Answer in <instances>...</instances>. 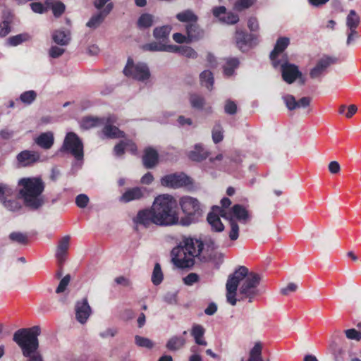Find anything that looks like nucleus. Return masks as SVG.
Returning a JSON list of instances; mask_svg holds the SVG:
<instances>
[{"label": "nucleus", "instance_id": "nucleus-54", "mask_svg": "<svg viewBox=\"0 0 361 361\" xmlns=\"http://www.w3.org/2000/svg\"><path fill=\"white\" fill-rule=\"evenodd\" d=\"M70 280H71V276L69 274L65 276L60 281L56 290V292L57 293H63L66 287L68 286L69 282H70Z\"/></svg>", "mask_w": 361, "mask_h": 361}, {"label": "nucleus", "instance_id": "nucleus-35", "mask_svg": "<svg viewBox=\"0 0 361 361\" xmlns=\"http://www.w3.org/2000/svg\"><path fill=\"white\" fill-rule=\"evenodd\" d=\"M176 18L183 23H193L197 20V16L191 10H185L176 15Z\"/></svg>", "mask_w": 361, "mask_h": 361}, {"label": "nucleus", "instance_id": "nucleus-49", "mask_svg": "<svg viewBox=\"0 0 361 361\" xmlns=\"http://www.w3.org/2000/svg\"><path fill=\"white\" fill-rule=\"evenodd\" d=\"M31 9L33 12L36 13H44L48 10V7L46 5V2L44 4L40 2H34L30 4Z\"/></svg>", "mask_w": 361, "mask_h": 361}, {"label": "nucleus", "instance_id": "nucleus-17", "mask_svg": "<svg viewBox=\"0 0 361 361\" xmlns=\"http://www.w3.org/2000/svg\"><path fill=\"white\" fill-rule=\"evenodd\" d=\"M213 15L219 19L220 21L226 24H235L238 22V15L232 12H227L224 6L214 7L212 10Z\"/></svg>", "mask_w": 361, "mask_h": 361}, {"label": "nucleus", "instance_id": "nucleus-14", "mask_svg": "<svg viewBox=\"0 0 361 361\" xmlns=\"http://www.w3.org/2000/svg\"><path fill=\"white\" fill-rule=\"evenodd\" d=\"M75 318L78 322L84 324L92 314V309L87 298L78 301L75 305Z\"/></svg>", "mask_w": 361, "mask_h": 361}, {"label": "nucleus", "instance_id": "nucleus-27", "mask_svg": "<svg viewBox=\"0 0 361 361\" xmlns=\"http://www.w3.org/2000/svg\"><path fill=\"white\" fill-rule=\"evenodd\" d=\"M142 160L143 164L146 168H152L157 163V152L151 147L147 148L145 151Z\"/></svg>", "mask_w": 361, "mask_h": 361}, {"label": "nucleus", "instance_id": "nucleus-32", "mask_svg": "<svg viewBox=\"0 0 361 361\" xmlns=\"http://www.w3.org/2000/svg\"><path fill=\"white\" fill-rule=\"evenodd\" d=\"M207 221L212 226V228L217 232H221L224 229V226L221 221L219 215L215 213L214 209L207 216Z\"/></svg>", "mask_w": 361, "mask_h": 361}, {"label": "nucleus", "instance_id": "nucleus-3", "mask_svg": "<svg viewBox=\"0 0 361 361\" xmlns=\"http://www.w3.org/2000/svg\"><path fill=\"white\" fill-rule=\"evenodd\" d=\"M152 207L155 214L157 226L180 225L177 202L173 196L168 194L157 196L154 199Z\"/></svg>", "mask_w": 361, "mask_h": 361}, {"label": "nucleus", "instance_id": "nucleus-34", "mask_svg": "<svg viewBox=\"0 0 361 361\" xmlns=\"http://www.w3.org/2000/svg\"><path fill=\"white\" fill-rule=\"evenodd\" d=\"M154 23V16L149 13L142 14L137 22L139 29L145 30L150 27Z\"/></svg>", "mask_w": 361, "mask_h": 361}, {"label": "nucleus", "instance_id": "nucleus-46", "mask_svg": "<svg viewBox=\"0 0 361 361\" xmlns=\"http://www.w3.org/2000/svg\"><path fill=\"white\" fill-rule=\"evenodd\" d=\"M212 140L215 143H218L223 140V130L219 124L215 125L213 128Z\"/></svg>", "mask_w": 361, "mask_h": 361}, {"label": "nucleus", "instance_id": "nucleus-44", "mask_svg": "<svg viewBox=\"0 0 361 361\" xmlns=\"http://www.w3.org/2000/svg\"><path fill=\"white\" fill-rule=\"evenodd\" d=\"M190 102L193 108L201 109L204 105V99L202 97L197 94H191Z\"/></svg>", "mask_w": 361, "mask_h": 361}, {"label": "nucleus", "instance_id": "nucleus-53", "mask_svg": "<svg viewBox=\"0 0 361 361\" xmlns=\"http://www.w3.org/2000/svg\"><path fill=\"white\" fill-rule=\"evenodd\" d=\"M346 337L350 340L359 341L361 340V332L355 329H350L345 331Z\"/></svg>", "mask_w": 361, "mask_h": 361}, {"label": "nucleus", "instance_id": "nucleus-23", "mask_svg": "<svg viewBox=\"0 0 361 361\" xmlns=\"http://www.w3.org/2000/svg\"><path fill=\"white\" fill-rule=\"evenodd\" d=\"M289 42V39L287 37H281L277 40L274 49L270 54V59L274 67H277L279 65V61L276 60L278 54L286 49Z\"/></svg>", "mask_w": 361, "mask_h": 361}, {"label": "nucleus", "instance_id": "nucleus-52", "mask_svg": "<svg viewBox=\"0 0 361 361\" xmlns=\"http://www.w3.org/2000/svg\"><path fill=\"white\" fill-rule=\"evenodd\" d=\"M144 50L150 51H163V44L158 42H152L146 44L142 47Z\"/></svg>", "mask_w": 361, "mask_h": 361}, {"label": "nucleus", "instance_id": "nucleus-30", "mask_svg": "<svg viewBox=\"0 0 361 361\" xmlns=\"http://www.w3.org/2000/svg\"><path fill=\"white\" fill-rule=\"evenodd\" d=\"M52 39L57 44L66 46L71 40V35L69 31L55 30L52 34Z\"/></svg>", "mask_w": 361, "mask_h": 361}, {"label": "nucleus", "instance_id": "nucleus-59", "mask_svg": "<svg viewBox=\"0 0 361 361\" xmlns=\"http://www.w3.org/2000/svg\"><path fill=\"white\" fill-rule=\"evenodd\" d=\"M297 289V284L294 283H289L286 287L282 288L280 292L283 295H288L290 293L295 292Z\"/></svg>", "mask_w": 361, "mask_h": 361}, {"label": "nucleus", "instance_id": "nucleus-5", "mask_svg": "<svg viewBox=\"0 0 361 361\" xmlns=\"http://www.w3.org/2000/svg\"><path fill=\"white\" fill-rule=\"evenodd\" d=\"M21 187L20 195L23 199L25 206L32 209H37L44 202L42 195L44 185L42 180L38 178H24L18 181Z\"/></svg>", "mask_w": 361, "mask_h": 361}, {"label": "nucleus", "instance_id": "nucleus-58", "mask_svg": "<svg viewBox=\"0 0 361 361\" xmlns=\"http://www.w3.org/2000/svg\"><path fill=\"white\" fill-rule=\"evenodd\" d=\"M199 280V276L195 273H190L183 278V282L187 286H192Z\"/></svg>", "mask_w": 361, "mask_h": 361}, {"label": "nucleus", "instance_id": "nucleus-12", "mask_svg": "<svg viewBox=\"0 0 361 361\" xmlns=\"http://www.w3.org/2000/svg\"><path fill=\"white\" fill-rule=\"evenodd\" d=\"M155 218V214L152 207H151L150 209L140 210L137 213L136 216L133 219V222L136 230H139L140 228H147L153 224L157 226V222L156 221Z\"/></svg>", "mask_w": 361, "mask_h": 361}, {"label": "nucleus", "instance_id": "nucleus-16", "mask_svg": "<svg viewBox=\"0 0 361 361\" xmlns=\"http://www.w3.org/2000/svg\"><path fill=\"white\" fill-rule=\"evenodd\" d=\"M16 159L19 166L25 167L38 162L40 156L37 152L24 150L17 155Z\"/></svg>", "mask_w": 361, "mask_h": 361}, {"label": "nucleus", "instance_id": "nucleus-31", "mask_svg": "<svg viewBox=\"0 0 361 361\" xmlns=\"http://www.w3.org/2000/svg\"><path fill=\"white\" fill-rule=\"evenodd\" d=\"M360 24V17L355 10H350L346 16L348 30H357Z\"/></svg>", "mask_w": 361, "mask_h": 361}, {"label": "nucleus", "instance_id": "nucleus-36", "mask_svg": "<svg viewBox=\"0 0 361 361\" xmlns=\"http://www.w3.org/2000/svg\"><path fill=\"white\" fill-rule=\"evenodd\" d=\"M46 5L48 9L51 8L56 17L60 16L65 11V5L55 0H47Z\"/></svg>", "mask_w": 361, "mask_h": 361}, {"label": "nucleus", "instance_id": "nucleus-39", "mask_svg": "<svg viewBox=\"0 0 361 361\" xmlns=\"http://www.w3.org/2000/svg\"><path fill=\"white\" fill-rule=\"evenodd\" d=\"M171 30V27L169 25H164L159 27H156L154 30L153 35L157 39L164 40L169 36Z\"/></svg>", "mask_w": 361, "mask_h": 361}, {"label": "nucleus", "instance_id": "nucleus-55", "mask_svg": "<svg viewBox=\"0 0 361 361\" xmlns=\"http://www.w3.org/2000/svg\"><path fill=\"white\" fill-rule=\"evenodd\" d=\"M89 202V197L85 194H80L75 198V204L80 208H85Z\"/></svg>", "mask_w": 361, "mask_h": 361}, {"label": "nucleus", "instance_id": "nucleus-2", "mask_svg": "<svg viewBox=\"0 0 361 361\" xmlns=\"http://www.w3.org/2000/svg\"><path fill=\"white\" fill-rule=\"evenodd\" d=\"M204 245L200 240L184 237L171 250V261L178 268L191 267L195 264V258L203 260L210 256V254L204 255Z\"/></svg>", "mask_w": 361, "mask_h": 361}, {"label": "nucleus", "instance_id": "nucleus-50", "mask_svg": "<svg viewBox=\"0 0 361 361\" xmlns=\"http://www.w3.org/2000/svg\"><path fill=\"white\" fill-rule=\"evenodd\" d=\"M347 46H350L355 42V41L359 39L360 35L357 30H347Z\"/></svg>", "mask_w": 361, "mask_h": 361}, {"label": "nucleus", "instance_id": "nucleus-60", "mask_svg": "<svg viewBox=\"0 0 361 361\" xmlns=\"http://www.w3.org/2000/svg\"><path fill=\"white\" fill-rule=\"evenodd\" d=\"M224 110L226 114L233 115L236 113L237 105L234 102L228 100L226 102Z\"/></svg>", "mask_w": 361, "mask_h": 361}, {"label": "nucleus", "instance_id": "nucleus-19", "mask_svg": "<svg viewBox=\"0 0 361 361\" xmlns=\"http://www.w3.org/2000/svg\"><path fill=\"white\" fill-rule=\"evenodd\" d=\"M116 122V117L114 116H109L106 118L104 126L102 133L103 134L109 138H118L123 137V132L121 131L117 127L112 126Z\"/></svg>", "mask_w": 361, "mask_h": 361}, {"label": "nucleus", "instance_id": "nucleus-51", "mask_svg": "<svg viewBox=\"0 0 361 361\" xmlns=\"http://www.w3.org/2000/svg\"><path fill=\"white\" fill-rule=\"evenodd\" d=\"M255 1L256 0H238L235 4V8L238 11L248 8L253 5Z\"/></svg>", "mask_w": 361, "mask_h": 361}, {"label": "nucleus", "instance_id": "nucleus-40", "mask_svg": "<svg viewBox=\"0 0 361 361\" xmlns=\"http://www.w3.org/2000/svg\"><path fill=\"white\" fill-rule=\"evenodd\" d=\"M238 64L239 61L235 58L228 59L224 68V75L226 76L232 75L234 70L238 67Z\"/></svg>", "mask_w": 361, "mask_h": 361}, {"label": "nucleus", "instance_id": "nucleus-7", "mask_svg": "<svg viewBox=\"0 0 361 361\" xmlns=\"http://www.w3.org/2000/svg\"><path fill=\"white\" fill-rule=\"evenodd\" d=\"M179 205L185 216L180 219V225L188 226L198 221L202 215L199 200L190 196H183L179 200Z\"/></svg>", "mask_w": 361, "mask_h": 361}, {"label": "nucleus", "instance_id": "nucleus-21", "mask_svg": "<svg viewBox=\"0 0 361 361\" xmlns=\"http://www.w3.org/2000/svg\"><path fill=\"white\" fill-rule=\"evenodd\" d=\"M70 240L71 238L69 235H65L59 242L56 252V257L60 264H62L66 261L70 246Z\"/></svg>", "mask_w": 361, "mask_h": 361}, {"label": "nucleus", "instance_id": "nucleus-37", "mask_svg": "<svg viewBox=\"0 0 361 361\" xmlns=\"http://www.w3.org/2000/svg\"><path fill=\"white\" fill-rule=\"evenodd\" d=\"M262 345L260 343H256L251 349L247 361H263L262 357Z\"/></svg>", "mask_w": 361, "mask_h": 361}, {"label": "nucleus", "instance_id": "nucleus-24", "mask_svg": "<svg viewBox=\"0 0 361 361\" xmlns=\"http://www.w3.org/2000/svg\"><path fill=\"white\" fill-rule=\"evenodd\" d=\"M34 140L41 148L49 149L54 145V137L52 132L48 131L41 133L39 136L36 137Z\"/></svg>", "mask_w": 361, "mask_h": 361}, {"label": "nucleus", "instance_id": "nucleus-64", "mask_svg": "<svg viewBox=\"0 0 361 361\" xmlns=\"http://www.w3.org/2000/svg\"><path fill=\"white\" fill-rule=\"evenodd\" d=\"M329 170L333 174L338 173L340 171L341 167L338 161H333L329 164Z\"/></svg>", "mask_w": 361, "mask_h": 361}, {"label": "nucleus", "instance_id": "nucleus-9", "mask_svg": "<svg viewBox=\"0 0 361 361\" xmlns=\"http://www.w3.org/2000/svg\"><path fill=\"white\" fill-rule=\"evenodd\" d=\"M62 149L71 154L77 161H82L83 144L75 133L70 132L66 134Z\"/></svg>", "mask_w": 361, "mask_h": 361}, {"label": "nucleus", "instance_id": "nucleus-1", "mask_svg": "<svg viewBox=\"0 0 361 361\" xmlns=\"http://www.w3.org/2000/svg\"><path fill=\"white\" fill-rule=\"evenodd\" d=\"M260 281L259 274L250 272L244 266L239 267L228 278L226 284L227 302L231 305H236L238 288L240 299L247 300L249 302H252L261 293L258 288Z\"/></svg>", "mask_w": 361, "mask_h": 361}, {"label": "nucleus", "instance_id": "nucleus-38", "mask_svg": "<svg viewBox=\"0 0 361 361\" xmlns=\"http://www.w3.org/2000/svg\"><path fill=\"white\" fill-rule=\"evenodd\" d=\"M200 82L202 86H204L209 90H212L214 84V78L211 71H204L200 75Z\"/></svg>", "mask_w": 361, "mask_h": 361}, {"label": "nucleus", "instance_id": "nucleus-29", "mask_svg": "<svg viewBox=\"0 0 361 361\" xmlns=\"http://www.w3.org/2000/svg\"><path fill=\"white\" fill-rule=\"evenodd\" d=\"M106 118H97L87 116L83 118L80 121V127L83 129L87 130L94 127L101 126L104 124Z\"/></svg>", "mask_w": 361, "mask_h": 361}, {"label": "nucleus", "instance_id": "nucleus-11", "mask_svg": "<svg viewBox=\"0 0 361 361\" xmlns=\"http://www.w3.org/2000/svg\"><path fill=\"white\" fill-rule=\"evenodd\" d=\"M163 186L171 188H179L185 186H189L192 184L191 178L185 174L173 173L164 176L161 180Z\"/></svg>", "mask_w": 361, "mask_h": 361}, {"label": "nucleus", "instance_id": "nucleus-6", "mask_svg": "<svg viewBox=\"0 0 361 361\" xmlns=\"http://www.w3.org/2000/svg\"><path fill=\"white\" fill-rule=\"evenodd\" d=\"M221 216L228 219L230 224L228 236L231 240H235L239 236V226L235 219L243 224H247L250 220V214L246 207L240 204H235L231 209L221 210Z\"/></svg>", "mask_w": 361, "mask_h": 361}, {"label": "nucleus", "instance_id": "nucleus-42", "mask_svg": "<svg viewBox=\"0 0 361 361\" xmlns=\"http://www.w3.org/2000/svg\"><path fill=\"white\" fill-rule=\"evenodd\" d=\"M163 273L161 269V266L159 263H156L154 267V270L152 275V281L154 285H159L163 281Z\"/></svg>", "mask_w": 361, "mask_h": 361}, {"label": "nucleus", "instance_id": "nucleus-45", "mask_svg": "<svg viewBox=\"0 0 361 361\" xmlns=\"http://www.w3.org/2000/svg\"><path fill=\"white\" fill-rule=\"evenodd\" d=\"M37 94L34 90L26 91L20 94V99L22 102L30 104L36 99Z\"/></svg>", "mask_w": 361, "mask_h": 361}, {"label": "nucleus", "instance_id": "nucleus-20", "mask_svg": "<svg viewBox=\"0 0 361 361\" xmlns=\"http://www.w3.org/2000/svg\"><path fill=\"white\" fill-rule=\"evenodd\" d=\"M283 100L286 107L292 111L299 108L307 107L311 102V98L308 97H304L299 101H296L295 98L290 94H286L283 97Z\"/></svg>", "mask_w": 361, "mask_h": 361}, {"label": "nucleus", "instance_id": "nucleus-62", "mask_svg": "<svg viewBox=\"0 0 361 361\" xmlns=\"http://www.w3.org/2000/svg\"><path fill=\"white\" fill-rule=\"evenodd\" d=\"M125 143L126 141H121L114 147V152L116 156L121 157L123 154L126 150Z\"/></svg>", "mask_w": 361, "mask_h": 361}, {"label": "nucleus", "instance_id": "nucleus-33", "mask_svg": "<svg viewBox=\"0 0 361 361\" xmlns=\"http://www.w3.org/2000/svg\"><path fill=\"white\" fill-rule=\"evenodd\" d=\"M185 342V338L183 336H175L168 341L166 348L170 350H178L184 346Z\"/></svg>", "mask_w": 361, "mask_h": 361}, {"label": "nucleus", "instance_id": "nucleus-28", "mask_svg": "<svg viewBox=\"0 0 361 361\" xmlns=\"http://www.w3.org/2000/svg\"><path fill=\"white\" fill-rule=\"evenodd\" d=\"M190 159L195 161H201L208 157V152L202 147L201 144H197L194 149L188 152Z\"/></svg>", "mask_w": 361, "mask_h": 361}, {"label": "nucleus", "instance_id": "nucleus-15", "mask_svg": "<svg viewBox=\"0 0 361 361\" xmlns=\"http://www.w3.org/2000/svg\"><path fill=\"white\" fill-rule=\"evenodd\" d=\"M281 72L283 80L288 84L293 83L298 78H302V73L298 66L288 63L281 64Z\"/></svg>", "mask_w": 361, "mask_h": 361}, {"label": "nucleus", "instance_id": "nucleus-4", "mask_svg": "<svg viewBox=\"0 0 361 361\" xmlns=\"http://www.w3.org/2000/svg\"><path fill=\"white\" fill-rule=\"evenodd\" d=\"M41 333L39 326L30 328L20 329L13 334V341L20 347L24 356L30 361H42L40 353L37 351L39 347L38 336Z\"/></svg>", "mask_w": 361, "mask_h": 361}, {"label": "nucleus", "instance_id": "nucleus-26", "mask_svg": "<svg viewBox=\"0 0 361 361\" xmlns=\"http://www.w3.org/2000/svg\"><path fill=\"white\" fill-rule=\"evenodd\" d=\"M145 189L142 188H134L126 191L121 197L120 200L123 202L140 200L144 196Z\"/></svg>", "mask_w": 361, "mask_h": 361}, {"label": "nucleus", "instance_id": "nucleus-8", "mask_svg": "<svg viewBox=\"0 0 361 361\" xmlns=\"http://www.w3.org/2000/svg\"><path fill=\"white\" fill-rule=\"evenodd\" d=\"M123 73L127 77H130L142 82H147L150 78V71L146 63H134L130 59L128 60L127 64L123 69Z\"/></svg>", "mask_w": 361, "mask_h": 361}, {"label": "nucleus", "instance_id": "nucleus-41", "mask_svg": "<svg viewBox=\"0 0 361 361\" xmlns=\"http://www.w3.org/2000/svg\"><path fill=\"white\" fill-rule=\"evenodd\" d=\"M30 38V35L27 33L19 34L15 36L10 37L8 39V43L9 45L15 47L20 44L23 42L29 40Z\"/></svg>", "mask_w": 361, "mask_h": 361}, {"label": "nucleus", "instance_id": "nucleus-56", "mask_svg": "<svg viewBox=\"0 0 361 361\" xmlns=\"http://www.w3.org/2000/svg\"><path fill=\"white\" fill-rule=\"evenodd\" d=\"M205 330L202 326L200 324H194L191 330V334L194 338L204 336Z\"/></svg>", "mask_w": 361, "mask_h": 361}, {"label": "nucleus", "instance_id": "nucleus-63", "mask_svg": "<svg viewBox=\"0 0 361 361\" xmlns=\"http://www.w3.org/2000/svg\"><path fill=\"white\" fill-rule=\"evenodd\" d=\"M10 32V27L7 21H3L0 24V37H3L7 35Z\"/></svg>", "mask_w": 361, "mask_h": 361}, {"label": "nucleus", "instance_id": "nucleus-10", "mask_svg": "<svg viewBox=\"0 0 361 361\" xmlns=\"http://www.w3.org/2000/svg\"><path fill=\"white\" fill-rule=\"evenodd\" d=\"M337 62V59L330 56H323L321 57L311 68L310 71V77L314 80H321L325 75L328 68Z\"/></svg>", "mask_w": 361, "mask_h": 361}, {"label": "nucleus", "instance_id": "nucleus-22", "mask_svg": "<svg viewBox=\"0 0 361 361\" xmlns=\"http://www.w3.org/2000/svg\"><path fill=\"white\" fill-rule=\"evenodd\" d=\"M113 4L109 3L102 11L92 16L87 23V26L93 29L97 27L103 22L105 17L111 12Z\"/></svg>", "mask_w": 361, "mask_h": 361}, {"label": "nucleus", "instance_id": "nucleus-57", "mask_svg": "<svg viewBox=\"0 0 361 361\" xmlns=\"http://www.w3.org/2000/svg\"><path fill=\"white\" fill-rule=\"evenodd\" d=\"M65 52V49L57 46H52L49 51V54L51 58H58Z\"/></svg>", "mask_w": 361, "mask_h": 361}, {"label": "nucleus", "instance_id": "nucleus-43", "mask_svg": "<svg viewBox=\"0 0 361 361\" xmlns=\"http://www.w3.org/2000/svg\"><path fill=\"white\" fill-rule=\"evenodd\" d=\"M135 344L142 348H146L151 349L154 346L153 342L147 338L142 337L140 336H135Z\"/></svg>", "mask_w": 361, "mask_h": 361}, {"label": "nucleus", "instance_id": "nucleus-25", "mask_svg": "<svg viewBox=\"0 0 361 361\" xmlns=\"http://www.w3.org/2000/svg\"><path fill=\"white\" fill-rule=\"evenodd\" d=\"M186 34L188 35V41L192 42L202 39L204 36V31L196 23H193L186 25Z\"/></svg>", "mask_w": 361, "mask_h": 361}, {"label": "nucleus", "instance_id": "nucleus-48", "mask_svg": "<svg viewBox=\"0 0 361 361\" xmlns=\"http://www.w3.org/2000/svg\"><path fill=\"white\" fill-rule=\"evenodd\" d=\"M9 238L13 242H17L21 244H25L27 243V236L22 233H11L9 235Z\"/></svg>", "mask_w": 361, "mask_h": 361}, {"label": "nucleus", "instance_id": "nucleus-18", "mask_svg": "<svg viewBox=\"0 0 361 361\" xmlns=\"http://www.w3.org/2000/svg\"><path fill=\"white\" fill-rule=\"evenodd\" d=\"M235 40L238 47L243 51L256 44L257 37L254 35L245 34L243 31H236Z\"/></svg>", "mask_w": 361, "mask_h": 361}, {"label": "nucleus", "instance_id": "nucleus-61", "mask_svg": "<svg viewBox=\"0 0 361 361\" xmlns=\"http://www.w3.org/2000/svg\"><path fill=\"white\" fill-rule=\"evenodd\" d=\"M117 332L118 331L116 328H107L99 333V336L102 338L114 337L117 334Z\"/></svg>", "mask_w": 361, "mask_h": 361}, {"label": "nucleus", "instance_id": "nucleus-47", "mask_svg": "<svg viewBox=\"0 0 361 361\" xmlns=\"http://www.w3.org/2000/svg\"><path fill=\"white\" fill-rule=\"evenodd\" d=\"M179 54L188 58H196L197 52L191 47L187 46H181Z\"/></svg>", "mask_w": 361, "mask_h": 361}, {"label": "nucleus", "instance_id": "nucleus-13", "mask_svg": "<svg viewBox=\"0 0 361 361\" xmlns=\"http://www.w3.org/2000/svg\"><path fill=\"white\" fill-rule=\"evenodd\" d=\"M13 190L7 185L0 183V200L4 207L10 211H18L21 208V204L17 200H7L8 197L13 194Z\"/></svg>", "mask_w": 361, "mask_h": 361}]
</instances>
